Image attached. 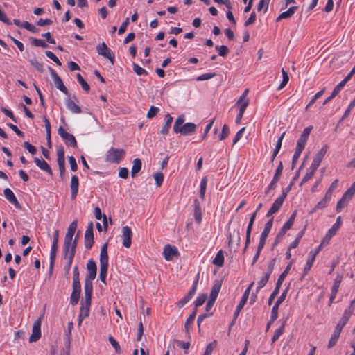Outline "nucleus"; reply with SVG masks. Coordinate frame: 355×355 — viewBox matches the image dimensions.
<instances>
[{"label":"nucleus","instance_id":"nucleus-1","mask_svg":"<svg viewBox=\"0 0 355 355\" xmlns=\"http://www.w3.org/2000/svg\"><path fill=\"white\" fill-rule=\"evenodd\" d=\"M87 273L85 279L84 289L85 291L92 292V281L96 278L97 273V266L93 259H89L87 263Z\"/></svg>","mask_w":355,"mask_h":355},{"label":"nucleus","instance_id":"nucleus-2","mask_svg":"<svg viewBox=\"0 0 355 355\" xmlns=\"http://www.w3.org/2000/svg\"><path fill=\"white\" fill-rule=\"evenodd\" d=\"M92 292L85 291V299L81 302L80 313L78 316V325H80L83 320L89 316L92 302Z\"/></svg>","mask_w":355,"mask_h":355},{"label":"nucleus","instance_id":"nucleus-3","mask_svg":"<svg viewBox=\"0 0 355 355\" xmlns=\"http://www.w3.org/2000/svg\"><path fill=\"white\" fill-rule=\"evenodd\" d=\"M77 220H74L69 225L64 237V248L76 249V240L73 239V236L77 228Z\"/></svg>","mask_w":355,"mask_h":355},{"label":"nucleus","instance_id":"nucleus-4","mask_svg":"<svg viewBox=\"0 0 355 355\" xmlns=\"http://www.w3.org/2000/svg\"><path fill=\"white\" fill-rule=\"evenodd\" d=\"M125 155V151L121 148H111L105 155V161L110 163L119 164Z\"/></svg>","mask_w":355,"mask_h":355},{"label":"nucleus","instance_id":"nucleus-5","mask_svg":"<svg viewBox=\"0 0 355 355\" xmlns=\"http://www.w3.org/2000/svg\"><path fill=\"white\" fill-rule=\"evenodd\" d=\"M59 231L56 230L53 233V239L50 253L49 276L51 277L54 267L56 254L58 248Z\"/></svg>","mask_w":355,"mask_h":355},{"label":"nucleus","instance_id":"nucleus-6","mask_svg":"<svg viewBox=\"0 0 355 355\" xmlns=\"http://www.w3.org/2000/svg\"><path fill=\"white\" fill-rule=\"evenodd\" d=\"M276 259H272L269 263L267 270L264 275L261 278V279L258 282V287L257 288V292H258L260 289H261L268 282L269 277L274 270L275 265L276 263Z\"/></svg>","mask_w":355,"mask_h":355},{"label":"nucleus","instance_id":"nucleus-7","mask_svg":"<svg viewBox=\"0 0 355 355\" xmlns=\"http://www.w3.org/2000/svg\"><path fill=\"white\" fill-rule=\"evenodd\" d=\"M63 252H64V258L67 260L64 266V270L67 275L69 274L71 267L73 263V258L75 257L76 254V249L75 248H63Z\"/></svg>","mask_w":355,"mask_h":355},{"label":"nucleus","instance_id":"nucleus-8","mask_svg":"<svg viewBox=\"0 0 355 355\" xmlns=\"http://www.w3.org/2000/svg\"><path fill=\"white\" fill-rule=\"evenodd\" d=\"M59 135L64 139L65 144L73 148L77 146V141L75 137L67 132L62 126H60L58 130Z\"/></svg>","mask_w":355,"mask_h":355},{"label":"nucleus","instance_id":"nucleus-9","mask_svg":"<svg viewBox=\"0 0 355 355\" xmlns=\"http://www.w3.org/2000/svg\"><path fill=\"white\" fill-rule=\"evenodd\" d=\"M288 291V288H286L281 294V295L278 297L277 300L275 303L274 306L272 308L271 315H270V322H274L277 317H278V309L279 305L284 302L286 298V294Z\"/></svg>","mask_w":355,"mask_h":355},{"label":"nucleus","instance_id":"nucleus-10","mask_svg":"<svg viewBox=\"0 0 355 355\" xmlns=\"http://www.w3.org/2000/svg\"><path fill=\"white\" fill-rule=\"evenodd\" d=\"M97 52L99 55L103 56L104 58L108 59L111 63L113 64L114 62V53L107 47L105 42H103L101 44L97 46L96 47Z\"/></svg>","mask_w":355,"mask_h":355},{"label":"nucleus","instance_id":"nucleus-11","mask_svg":"<svg viewBox=\"0 0 355 355\" xmlns=\"http://www.w3.org/2000/svg\"><path fill=\"white\" fill-rule=\"evenodd\" d=\"M312 130V126H309L304 129L302 135H300L299 139L297 142V146L296 150H298V151H302L304 150L305 145L306 144L307 139L309 138V136L311 133V131Z\"/></svg>","mask_w":355,"mask_h":355},{"label":"nucleus","instance_id":"nucleus-12","mask_svg":"<svg viewBox=\"0 0 355 355\" xmlns=\"http://www.w3.org/2000/svg\"><path fill=\"white\" fill-rule=\"evenodd\" d=\"M123 245L129 248L132 244V232L130 227L124 226L122 228V234L121 236Z\"/></svg>","mask_w":355,"mask_h":355},{"label":"nucleus","instance_id":"nucleus-13","mask_svg":"<svg viewBox=\"0 0 355 355\" xmlns=\"http://www.w3.org/2000/svg\"><path fill=\"white\" fill-rule=\"evenodd\" d=\"M49 71H50L51 77L53 79L54 84H55L56 88L58 89L59 90H60L61 92H62L64 94L68 95L69 94L68 89L63 84L62 79L58 75L56 71L51 67H49Z\"/></svg>","mask_w":355,"mask_h":355},{"label":"nucleus","instance_id":"nucleus-14","mask_svg":"<svg viewBox=\"0 0 355 355\" xmlns=\"http://www.w3.org/2000/svg\"><path fill=\"white\" fill-rule=\"evenodd\" d=\"M199 279V274L197 275L196 279L194 281L193 286L187 295L184 297L181 300H180L178 303V306L179 307L183 306L184 304H186L187 302L190 301V300L193 297L194 294L196 293L198 283Z\"/></svg>","mask_w":355,"mask_h":355},{"label":"nucleus","instance_id":"nucleus-15","mask_svg":"<svg viewBox=\"0 0 355 355\" xmlns=\"http://www.w3.org/2000/svg\"><path fill=\"white\" fill-rule=\"evenodd\" d=\"M41 318H38L33 324L32 334L29 337V342L33 343L37 341L41 337Z\"/></svg>","mask_w":355,"mask_h":355},{"label":"nucleus","instance_id":"nucleus-16","mask_svg":"<svg viewBox=\"0 0 355 355\" xmlns=\"http://www.w3.org/2000/svg\"><path fill=\"white\" fill-rule=\"evenodd\" d=\"M253 284H254V282H252L250 284V286L247 288V289L245 291V292L242 296V298H241L239 304L236 306V309L234 312V319H236L238 317L241 310L243 308L245 304L246 303V302L248 299V297H249L250 289H251L252 286H253Z\"/></svg>","mask_w":355,"mask_h":355},{"label":"nucleus","instance_id":"nucleus-17","mask_svg":"<svg viewBox=\"0 0 355 355\" xmlns=\"http://www.w3.org/2000/svg\"><path fill=\"white\" fill-rule=\"evenodd\" d=\"M163 255L166 260L171 261L174 257H178L179 252L176 247L167 244L164 248Z\"/></svg>","mask_w":355,"mask_h":355},{"label":"nucleus","instance_id":"nucleus-18","mask_svg":"<svg viewBox=\"0 0 355 355\" xmlns=\"http://www.w3.org/2000/svg\"><path fill=\"white\" fill-rule=\"evenodd\" d=\"M341 216H338L336 219V222L333 225V226L328 230L327 232L324 240L329 241L337 232L339 228L341 226Z\"/></svg>","mask_w":355,"mask_h":355},{"label":"nucleus","instance_id":"nucleus-19","mask_svg":"<svg viewBox=\"0 0 355 355\" xmlns=\"http://www.w3.org/2000/svg\"><path fill=\"white\" fill-rule=\"evenodd\" d=\"M328 149V146L327 145H324L315 155V157L311 164L312 166H313L315 168H318L320 166L322 160L323 159Z\"/></svg>","mask_w":355,"mask_h":355},{"label":"nucleus","instance_id":"nucleus-20","mask_svg":"<svg viewBox=\"0 0 355 355\" xmlns=\"http://www.w3.org/2000/svg\"><path fill=\"white\" fill-rule=\"evenodd\" d=\"M240 245V235L239 232H237L236 235H232V233L229 234L228 236V245L231 248H234V251H236Z\"/></svg>","mask_w":355,"mask_h":355},{"label":"nucleus","instance_id":"nucleus-21","mask_svg":"<svg viewBox=\"0 0 355 355\" xmlns=\"http://www.w3.org/2000/svg\"><path fill=\"white\" fill-rule=\"evenodd\" d=\"M297 215V211H294L290 216L289 219L286 222L284 226L279 231V236H284L286 232L290 230L294 223L295 218Z\"/></svg>","mask_w":355,"mask_h":355},{"label":"nucleus","instance_id":"nucleus-22","mask_svg":"<svg viewBox=\"0 0 355 355\" xmlns=\"http://www.w3.org/2000/svg\"><path fill=\"white\" fill-rule=\"evenodd\" d=\"M57 162L59 170H65L64 150L62 146H60L57 149Z\"/></svg>","mask_w":355,"mask_h":355},{"label":"nucleus","instance_id":"nucleus-23","mask_svg":"<svg viewBox=\"0 0 355 355\" xmlns=\"http://www.w3.org/2000/svg\"><path fill=\"white\" fill-rule=\"evenodd\" d=\"M34 162L35 164L43 171L46 172L48 174L52 175L53 172L51 168L49 165V164L42 159H39L37 157L34 158Z\"/></svg>","mask_w":355,"mask_h":355},{"label":"nucleus","instance_id":"nucleus-24","mask_svg":"<svg viewBox=\"0 0 355 355\" xmlns=\"http://www.w3.org/2000/svg\"><path fill=\"white\" fill-rule=\"evenodd\" d=\"M282 170H283V165H282V162H280L279 166H277V168L276 169V171L273 176V178L268 186V190L274 189L276 187V183L279 180L280 176L282 175Z\"/></svg>","mask_w":355,"mask_h":355},{"label":"nucleus","instance_id":"nucleus-25","mask_svg":"<svg viewBox=\"0 0 355 355\" xmlns=\"http://www.w3.org/2000/svg\"><path fill=\"white\" fill-rule=\"evenodd\" d=\"M79 180L76 175H73L71 180L70 187L71 190V198L74 200L78 192Z\"/></svg>","mask_w":355,"mask_h":355},{"label":"nucleus","instance_id":"nucleus-26","mask_svg":"<svg viewBox=\"0 0 355 355\" xmlns=\"http://www.w3.org/2000/svg\"><path fill=\"white\" fill-rule=\"evenodd\" d=\"M352 314V310L350 309L345 310L343 317L339 321V322L337 324L336 328L338 329L339 330L342 331L344 326L346 324L347 321L349 320L351 315Z\"/></svg>","mask_w":355,"mask_h":355},{"label":"nucleus","instance_id":"nucleus-27","mask_svg":"<svg viewBox=\"0 0 355 355\" xmlns=\"http://www.w3.org/2000/svg\"><path fill=\"white\" fill-rule=\"evenodd\" d=\"M196 125L193 123H187L181 126V130H179V133L183 135H190L196 131Z\"/></svg>","mask_w":355,"mask_h":355},{"label":"nucleus","instance_id":"nucleus-28","mask_svg":"<svg viewBox=\"0 0 355 355\" xmlns=\"http://www.w3.org/2000/svg\"><path fill=\"white\" fill-rule=\"evenodd\" d=\"M283 202H284L282 200V198H277L272 205L268 213L266 214V217L269 218L272 214L277 213L282 206Z\"/></svg>","mask_w":355,"mask_h":355},{"label":"nucleus","instance_id":"nucleus-29","mask_svg":"<svg viewBox=\"0 0 355 355\" xmlns=\"http://www.w3.org/2000/svg\"><path fill=\"white\" fill-rule=\"evenodd\" d=\"M298 9L297 6L290 7L286 11L282 12L276 19V21H279L283 19L291 18Z\"/></svg>","mask_w":355,"mask_h":355},{"label":"nucleus","instance_id":"nucleus-30","mask_svg":"<svg viewBox=\"0 0 355 355\" xmlns=\"http://www.w3.org/2000/svg\"><path fill=\"white\" fill-rule=\"evenodd\" d=\"M67 107L74 114H80L82 110L81 108L70 98H66Z\"/></svg>","mask_w":355,"mask_h":355},{"label":"nucleus","instance_id":"nucleus-31","mask_svg":"<svg viewBox=\"0 0 355 355\" xmlns=\"http://www.w3.org/2000/svg\"><path fill=\"white\" fill-rule=\"evenodd\" d=\"M220 288H221V282L218 280L215 281L212 286L209 298H211V299H214L216 300L218 297V295L219 293V291L220 290Z\"/></svg>","mask_w":355,"mask_h":355},{"label":"nucleus","instance_id":"nucleus-32","mask_svg":"<svg viewBox=\"0 0 355 355\" xmlns=\"http://www.w3.org/2000/svg\"><path fill=\"white\" fill-rule=\"evenodd\" d=\"M194 218L197 223H200L202 220V212L200 203L197 199L194 200Z\"/></svg>","mask_w":355,"mask_h":355},{"label":"nucleus","instance_id":"nucleus-33","mask_svg":"<svg viewBox=\"0 0 355 355\" xmlns=\"http://www.w3.org/2000/svg\"><path fill=\"white\" fill-rule=\"evenodd\" d=\"M142 163L141 160L139 158H135L133 160V164L131 169V176L132 178L135 177L137 173H138L141 168Z\"/></svg>","mask_w":355,"mask_h":355},{"label":"nucleus","instance_id":"nucleus-34","mask_svg":"<svg viewBox=\"0 0 355 355\" xmlns=\"http://www.w3.org/2000/svg\"><path fill=\"white\" fill-rule=\"evenodd\" d=\"M341 331L338 329L335 328L334 333L332 334L331 338L329 341L327 347L328 349L332 348L337 343Z\"/></svg>","mask_w":355,"mask_h":355},{"label":"nucleus","instance_id":"nucleus-35","mask_svg":"<svg viewBox=\"0 0 355 355\" xmlns=\"http://www.w3.org/2000/svg\"><path fill=\"white\" fill-rule=\"evenodd\" d=\"M100 263L108 264L107 243H105L101 250Z\"/></svg>","mask_w":355,"mask_h":355},{"label":"nucleus","instance_id":"nucleus-36","mask_svg":"<svg viewBox=\"0 0 355 355\" xmlns=\"http://www.w3.org/2000/svg\"><path fill=\"white\" fill-rule=\"evenodd\" d=\"M317 169H318L317 168L311 165L310 167L309 168L306 175L303 177V178L301 181V183H300V186H302L303 184H304L305 182H306L307 181L311 180L313 177Z\"/></svg>","mask_w":355,"mask_h":355},{"label":"nucleus","instance_id":"nucleus-37","mask_svg":"<svg viewBox=\"0 0 355 355\" xmlns=\"http://www.w3.org/2000/svg\"><path fill=\"white\" fill-rule=\"evenodd\" d=\"M213 264H214L215 266H218V267H222L224 264V256H223V251L220 250H219L215 258L214 259L213 261H212Z\"/></svg>","mask_w":355,"mask_h":355},{"label":"nucleus","instance_id":"nucleus-38","mask_svg":"<svg viewBox=\"0 0 355 355\" xmlns=\"http://www.w3.org/2000/svg\"><path fill=\"white\" fill-rule=\"evenodd\" d=\"M294 260L293 259L291 263L286 266L284 271L279 275V278L277 279L276 284L278 286H282V284L287 275L288 274L290 269L291 268L292 263H293Z\"/></svg>","mask_w":355,"mask_h":355},{"label":"nucleus","instance_id":"nucleus-39","mask_svg":"<svg viewBox=\"0 0 355 355\" xmlns=\"http://www.w3.org/2000/svg\"><path fill=\"white\" fill-rule=\"evenodd\" d=\"M273 224V218H270L265 225L264 229L261 234V238L267 239Z\"/></svg>","mask_w":355,"mask_h":355},{"label":"nucleus","instance_id":"nucleus-40","mask_svg":"<svg viewBox=\"0 0 355 355\" xmlns=\"http://www.w3.org/2000/svg\"><path fill=\"white\" fill-rule=\"evenodd\" d=\"M284 135H285V132H284L277 139V144H276V146H275V148L274 149L273 154L272 156V162L274 161L277 155L278 154V153L280 150V148L282 147V140L284 139Z\"/></svg>","mask_w":355,"mask_h":355},{"label":"nucleus","instance_id":"nucleus-41","mask_svg":"<svg viewBox=\"0 0 355 355\" xmlns=\"http://www.w3.org/2000/svg\"><path fill=\"white\" fill-rule=\"evenodd\" d=\"M108 270V264L100 263L99 278L101 281L105 284L107 272Z\"/></svg>","mask_w":355,"mask_h":355},{"label":"nucleus","instance_id":"nucleus-42","mask_svg":"<svg viewBox=\"0 0 355 355\" xmlns=\"http://www.w3.org/2000/svg\"><path fill=\"white\" fill-rule=\"evenodd\" d=\"M172 121L173 117H171L169 114H166L165 124L163 125L160 131L162 134L165 135L168 133Z\"/></svg>","mask_w":355,"mask_h":355},{"label":"nucleus","instance_id":"nucleus-43","mask_svg":"<svg viewBox=\"0 0 355 355\" xmlns=\"http://www.w3.org/2000/svg\"><path fill=\"white\" fill-rule=\"evenodd\" d=\"M330 200L327 199L326 197H324L318 204L315 206V207L309 211V214H313L316 211L317 209H323L327 207V203Z\"/></svg>","mask_w":355,"mask_h":355},{"label":"nucleus","instance_id":"nucleus-44","mask_svg":"<svg viewBox=\"0 0 355 355\" xmlns=\"http://www.w3.org/2000/svg\"><path fill=\"white\" fill-rule=\"evenodd\" d=\"M184 122V116L180 115L176 119L175 124L173 125V131L175 133H179V130H181V126H183V123Z\"/></svg>","mask_w":355,"mask_h":355},{"label":"nucleus","instance_id":"nucleus-45","mask_svg":"<svg viewBox=\"0 0 355 355\" xmlns=\"http://www.w3.org/2000/svg\"><path fill=\"white\" fill-rule=\"evenodd\" d=\"M315 254H313L311 255V257L306 261V266L304 267V272L303 275L301 277V279H302L304 277V276L306 275L308 271H309L311 270V268L313 264V262L315 261Z\"/></svg>","mask_w":355,"mask_h":355},{"label":"nucleus","instance_id":"nucleus-46","mask_svg":"<svg viewBox=\"0 0 355 355\" xmlns=\"http://www.w3.org/2000/svg\"><path fill=\"white\" fill-rule=\"evenodd\" d=\"M284 327L285 322H283L282 325L275 331L271 340L272 344L277 341L279 339V336L284 333Z\"/></svg>","mask_w":355,"mask_h":355},{"label":"nucleus","instance_id":"nucleus-47","mask_svg":"<svg viewBox=\"0 0 355 355\" xmlns=\"http://www.w3.org/2000/svg\"><path fill=\"white\" fill-rule=\"evenodd\" d=\"M343 87L341 85L338 84L334 89L331 94L324 101L323 105H326L328 102H329L331 100H332L341 90Z\"/></svg>","mask_w":355,"mask_h":355},{"label":"nucleus","instance_id":"nucleus-48","mask_svg":"<svg viewBox=\"0 0 355 355\" xmlns=\"http://www.w3.org/2000/svg\"><path fill=\"white\" fill-rule=\"evenodd\" d=\"M207 184V178L204 177L200 182V197L203 200L205 198L206 188Z\"/></svg>","mask_w":355,"mask_h":355},{"label":"nucleus","instance_id":"nucleus-49","mask_svg":"<svg viewBox=\"0 0 355 355\" xmlns=\"http://www.w3.org/2000/svg\"><path fill=\"white\" fill-rule=\"evenodd\" d=\"M338 183V180L336 179L330 185L329 188L327 191L324 197H326L327 199L331 200L332 193L334 190L337 187Z\"/></svg>","mask_w":355,"mask_h":355},{"label":"nucleus","instance_id":"nucleus-50","mask_svg":"<svg viewBox=\"0 0 355 355\" xmlns=\"http://www.w3.org/2000/svg\"><path fill=\"white\" fill-rule=\"evenodd\" d=\"M31 44L35 46L42 47V48H46L48 47V44L42 40L41 39H37V38H31Z\"/></svg>","mask_w":355,"mask_h":355},{"label":"nucleus","instance_id":"nucleus-51","mask_svg":"<svg viewBox=\"0 0 355 355\" xmlns=\"http://www.w3.org/2000/svg\"><path fill=\"white\" fill-rule=\"evenodd\" d=\"M76 78H77V80L78 81V83L80 84L82 88L85 91V92H89V89H90V87H89V85L87 84V83L85 80V79L83 78V77L81 76V74L80 73H78L76 75Z\"/></svg>","mask_w":355,"mask_h":355},{"label":"nucleus","instance_id":"nucleus-52","mask_svg":"<svg viewBox=\"0 0 355 355\" xmlns=\"http://www.w3.org/2000/svg\"><path fill=\"white\" fill-rule=\"evenodd\" d=\"M341 281H342V277L340 275H338L334 280V285L331 288V291H332V293H334V294H337L339 287H340V283H341Z\"/></svg>","mask_w":355,"mask_h":355},{"label":"nucleus","instance_id":"nucleus-53","mask_svg":"<svg viewBox=\"0 0 355 355\" xmlns=\"http://www.w3.org/2000/svg\"><path fill=\"white\" fill-rule=\"evenodd\" d=\"M217 345V342L216 340H214L211 343H209L205 351V353L203 355H211L214 349L216 348Z\"/></svg>","mask_w":355,"mask_h":355},{"label":"nucleus","instance_id":"nucleus-54","mask_svg":"<svg viewBox=\"0 0 355 355\" xmlns=\"http://www.w3.org/2000/svg\"><path fill=\"white\" fill-rule=\"evenodd\" d=\"M132 68H133L134 72L139 76H141V75L146 76L148 74L147 71L144 69H143L142 67H141L139 64H137L136 63H133Z\"/></svg>","mask_w":355,"mask_h":355},{"label":"nucleus","instance_id":"nucleus-55","mask_svg":"<svg viewBox=\"0 0 355 355\" xmlns=\"http://www.w3.org/2000/svg\"><path fill=\"white\" fill-rule=\"evenodd\" d=\"M215 49L218 51L219 55H220L222 57L226 56L227 55V53H229V49L225 45H222V46L216 45L215 46Z\"/></svg>","mask_w":355,"mask_h":355},{"label":"nucleus","instance_id":"nucleus-56","mask_svg":"<svg viewBox=\"0 0 355 355\" xmlns=\"http://www.w3.org/2000/svg\"><path fill=\"white\" fill-rule=\"evenodd\" d=\"M282 73L283 80H282L281 84L279 85L278 89H281L283 87H284L289 80L288 75L287 72L284 69H282Z\"/></svg>","mask_w":355,"mask_h":355},{"label":"nucleus","instance_id":"nucleus-57","mask_svg":"<svg viewBox=\"0 0 355 355\" xmlns=\"http://www.w3.org/2000/svg\"><path fill=\"white\" fill-rule=\"evenodd\" d=\"M108 340H109L110 344L114 348L115 352L117 354H120L121 352V349L120 347L119 343L114 338V337H112L111 336H109Z\"/></svg>","mask_w":355,"mask_h":355},{"label":"nucleus","instance_id":"nucleus-58","mask_svg":"<svg viewBox=\"0 0 355 355\" xmlns=\"http://www.w3.org/2000/svg\"><path fill=\"white\" fill-rule=\"evenodd\" d=\"M154 179L157 187H159L164 181V175L162 172H157L154 174Z\"/></svg>","mask_w":355,"mask_h":355},{"label":"nucleus","instance_id":"nucleus-59","mask_svg":"<svg viewBox=\"0 0 355 355\" xmlns=\"http://www.w3.org/2000/svg\"><path fill=\"white\" fill-rule=\"evenodd\" d=\"M230 134V129L229 127L225 124L223 128L220 132V135L219 136V140L222 141L226 139Z\"/></svg>","mask_w":355,"mask_h":355},{"label":"nucleus","instance_id":"nucleus-60","mask_svg":"<svg viewBox=\"0 0 355 355\" xmlns=\"http://www.w3.org/2000/svg\"><path fill=\"white\" fill-rule=\"evenodd\" d=\"M29 62L38 71L43 72L44 67L42 63L39 62L36 59L30 60Z\"/></svg>","mask_w":355,"mask_h":355},{"label":"nucleus","instance_id":"nucleus-61","mask_svg":"<svg viewBox=\"0 0 355 355\" xmlns=\"http://www.w3.org/2000/svg\"><path fill=\"white\" fill-rule=\"evenodd\" d=\"M207 300V295L202 294L199 295L195 301V306L198 307L202 305Z\"/></svg>","mask_w":355,"mask_h":355},{"label":"nucleus","instance_id":"nucleus-62","mask_svg":"<svg viewBox=\"0 0 355 355\" xmlns=\"http://www.w3.org/2000/svg\"><path fill=\"white\" fill-rule=\"evenodd\" d=\"M45 54L46 55L50 58L51 60H52L54 62H55L58 66H61L62 65V63L59 60V59L55 55V54L50 51H46L45 52Z\"/></svg>","mask_w":355,"mask_h":355},{"label":"nucleus","instance_id":"nucleus-63","mask_svg":"<svg viewBox=\"0 0 355 355\" xmlns=\"http://www.w3.org/2000/svg\"><path fill=\"white\" fill-rule=\"evenodd\" d=\"M23 28H26L31 33H37L39 31L38 28H37L34 25L30 24L28 21H24L23 23Z\"/></svg>","mask_w":355,"mask_h":355},{"label":"nucleus","instance_id":"nucleus-64","mask_svg":"<svg viewBox=\"0 0 355 355\" xmlns=\"http://www.w3.org/2000/svg\"><path fill=\"white\" fill-rule=\"evenodd\" d=\"M23 146L32 155H35L37 152L36 148L28 141H25Z\"/></svg>","mask_w":355,"mask_h":355}]
</instances>
